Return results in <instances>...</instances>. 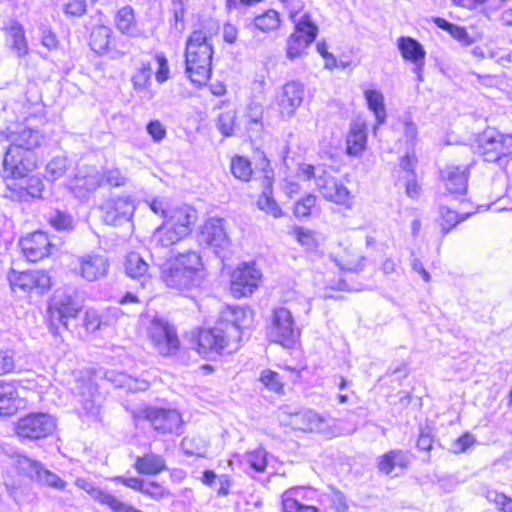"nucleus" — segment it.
Masks as SVG:
<instances>
[{
  "label": "nucleus",
  "instance_id": "1",
  "mask_svg": "<svg viewBox=\"0 0 512 512\" xmlns=\"http://www.w3.org/2000/svg\"><path fill=\"white\" fill-rule=\"evenodd\" d=\"M32 129L11 133V145L4 160L2 177L6 184L5 196L13 201L26 202L32 197Z\"/></svg>",
  "mask_w": 512,
  "mask_h": 512
},
{
  "label": "nucleus",
  "instance_id": "2",
  "mask_svg": "<svg viewBox=\"0 0 512 512\" xmlns=\"http://www.w3.org/2000/svg\"><path fill=\"white\" fill-rule=\"evenodd\" d=\"M252 310L239 306H226L220 313L216 325L212 329L199 332L197 339L198 352L207 355L209 352L232 353L239 348L243 330L252 323Z\"/></svg>",
  "mask_w": 512,
  "mask_h": 512
},
{
  "label": "nucleus",
  "instance_id": "3",
  "mask_svg": "<svg viewBox=\"0 0 512 512\" xmlns=\"http://www.w3.org/2000/svg\"><path fill=\"white\" fill-rule=\"evenodd\" d=\"M202 258L195 251L178 254L160 266V278L171 289L189 291L199 284Z\"/></svg>",
  "mask_w": 512,
  "mask_h": 512
},
{
  "label": "nucleus",
  "instance_id": "4",
  "mask_svg": "<svg viewBox=\"0 0 512 512\" xmlns=\"http://www.w3.org/2000/svg\"><path fill=\"white\" fill-rule=\"evenodd\" d=\"M213 48L207 34L202 30L191 33L186 41V74L196 85H205L211 76Z\"/></svg>",
  "mask_w": 512,
  "mask_h": 512
},
{
  "label": "nucleus",
  "instance_id": "5",
  "mask_svg": "<svg viewBox=\"0 0 512 512\" xmlns=\"http://www.w3.org/2000/svg\"><path fill=\"white\" fill-rule=\"evenodd\" d=\"M83 309V300L74 288L57 289L49 301L46 311L49 330L60 335V328L69 330V320L77 318Z\"/></svg>",
  "mask_w": 512,
  "mask_h": 512
},
{
  "label": "nucleus",
  "instance_id": "6",
  "mask_svg": "<svg viewBox=\"0 0 512 512\" xmlns=\"http://www.w3.org/2000/svg\"><path fill=\"white\" fill-rule=\"evenodd\" d=\"M131 415L136 425L147 421L160 434L181 433L183 420L176 409L145 406L134 409Z\"/></svg>",
  "mask_w": 512,
  "mask_h": 512
},
{
  "label": "nucleus",
  "instance_id": "7",
  "mask_svg": "<svg viewBox=\"0 0 512 512\" xmlns=\"http://www.w3.org/2000/svg\"><path fill=\"white\" fill-rule=\"evenodd\" d=\"M478 147L486 162L503 166L512 157V135L487 129L480 136Z\"/></svg>",
  "mask_w": 512,
  "mask_h": 512
},
{
  "label": "nucleus",
  "instance_id": "8",
  "mask_svg": "<svg viewBox=\"0 0 512 512\" xmlns=\"http://www.w3.org/2000/svg\"><path fill=\"white\" fill-rule=\"evenodd\" d=\"M300 336L291 311L285 307L275 308L267 327V337L270 341L283 347L293 346Z\"/></svg>",
  "mask_w": 512,
  "mask_h": 512
},
{
  "label": "nucleus",
  "instance_id": "9",
  "mask_svg": "<svg viewBox=\"0 0 512 512\" xmlns=\"http://www.w3.org/2000/svg\"><path fill=\"white\" fill-rule=\"evenodd\" d=\"M147 335L154 349L162 356L175 354L180 341L174 325L160 316H154L147 327Z\"/></svg>",
  "mask_w": 512,
  "mask_h": 512
},
{
  "label": "nucleus",
  "instance_id": "10",
  "mask_svg": "<svg viewBox=\"0 0 512 512\" xmlns=\"http://www.w3.org/2000/svg\"><path fill=\"white\" fill-rule=\"evenodd\" d=\"M100 209L103 221L112 226H122L129 223L135 212V204L129 196H117L107 199Z\"/></svg>",
  "mask_w": 512,
  "mask_h": 512
},
{
  "label": "nucleus",
  "instance_id": "11",
  "mask_svg": "<svg viewBox=\"0 0 512 512\" xmlns=\"http://www.w3.org/2000/svg\"><path fill=\"white\" fill-rule=\"evenodd\" d=\"M317 26L314 25L308 15L302 16L296 24L295 32L290 36L287 43V57L294 60L300 57L305 49L315 40Z\"/></svg>",
  "mask_w": 512,
  "mask_h": 512
},
{
  "label": "nucleus",
  "instance_id": "12",
  "mask_svg": "<svg viewBox=\"0 0 512 512\" xmlns=\"http://www.w3.org/2000/svg\"><path fill=\"white\" fill-rule=\"evenodd\" d=\"M261 271L254 263H244L231 276V291L235 297L251 295L261 281Z\"/></svg>",
  "mask_w": 512,
  "mask_h": 512
},
{
  "label": "nucleus",
  "instance_id": "13",
  "mask_svg": "<svg viewBox=\"0 0 512 512\" xmlns=\"http://www.w3.org/2000/svg\"><path fill=\"white\" fill-rule=\"evenodd\" d=\"M76 273L88 282L105 278L110 269L109 258L100 253H86L78 256Z\"/></svg>",
  "mask_w": 512,
  "mask_h": 512
},
{
  "label": "nucleus",
  "instance_id": "14",
  "mask_svg": "<svg viewBox=\"0 0 512 512\" xmlns=\"http://www.w3.org/2000/svg\"><path fill=\"white\" fill-rule=\"evenodd\" d=\"M75 485L88 493L92 499L102 505L108 506L114 512H142L133 506H130L111 494L108 490L101 489L93 482L85 478H77Z\"/></svg>",
  "mask_w": 512,
  "mask_h": 512
},
{
  "label": "nucleus",
  "instance_id": "15",
  "mask_svg": "<svg viewBox=\"0 0 512 512\" xmlns=\"http://www.w3.org/2000/svg\"><path fill=\"white\" fill-rule=\"evenodd\" d=\"M317 188L322 196L328 201L340 205L350 206L352 196L350 191L337 179L322 170L321 174L317 175Z\"/></svg>",
  "mask_w": 512,
  "mask_h": 512
},
{
  "label": "nucleus",
  "instance_id": "16",
  "mask_svg": "<svg viewBox=\"0 0 512 512\" xmlns=\"http://www.w3.org/2000/svg\"><path fill=\"white\" fill-rule=\"evenodd\" d=\"M303 97L304 86L301 82L290 81L286 83L277 98V105L281 117L283 119H289L294 116L303 101Z\"/></svg>",
  "mask_w": 512,
  "mask_h": 512
},
{
  "label": "nucleus",
  "instance_id": "17",
  "mask_svg": "<svg viewBox=\"0 0 512 512\" xmlns=\"http://www.w3.org/2000/svg\"><path fill=\"white\" fill-rule=\"evenodd\" d=\"M200 242L214 249L215 253L227 248L230 239L227 236L222 218L208 219L201 231Z\"/></svg>",
  "mask_w": 512,
  "mask_h": 512
},
{
  "label": "nucleus",
  "instance_id": "18",
  "mask_svg": "<svg viewBox=\"0 0 512 512\" xmlns=\"http://www.w3.org/2000/svg\"><path fill=\"white\" fill-rule=\"evenodd\" d=\"M287 422L293 429L304 432H324L328 427V420L317 412L307 409L288 413Z\"/></svg>",
  "mask_w": 512,
  "mask_h": 512
},
{
  "label": "nucleus",
  "instance_id": "19",
  "mask_svg": "<svg viewBox=\"0 0 512 512\" xmlns=\"http://www.w3.org/2000/svg\"><path fill=\"white\" fill-rule=\"evenodd\" d=\"M398 48L404 59L415 64L414 72L417 74L418 80L422 81L421 71L426 55L423 46L411 37H400L398 39Z\"/></svg>",
  "mask_w": 512,
  "mask_h": 512
},
{
  "label": "nucleus",
  "instance_id": "20",
  "mask_svg": "<svg viewBox=\"0 0 512 512\" xmlns=\"http://www.w3.org/2000/svg\"><path fill=\"white\" fill-rule=\"evenodd\" d=\"M470 164L464 166L449 165L441 175L447 190L452 194H462L467 189Z\"/></svg>",
  "mask_w": 512,
  "mask_h": 512
},
{
  "label": "nucleus",
  "instance_id": "21",
  "mask_svg": "<svg viewBox=\"0 0 512 512\" xmlns=\"http://www.w3.org/2000/svg\"><path fill=\"white\" fill-rule=\"evenodd\" d=\"M195 220L196 211L185 205L171 210L165 217L164 222L188 236L192 231Z\"/></svg>",
  "mask_w": 512,
  "mask_h": 512
},
{
  "label": "nucleus",
  "instance_id": "22",
  "mask_svg": "<svg viewBox=\"0 0 512 512\" xmlns=\"http://www.w3.org/2000/svg\"><path fill=\"white\" fill-rule=\"evenodd\" d=\"M75 389L83 397L82 399V411L83 413L91 418L92 420H98L100 415V405L97 403L95 394L96 387L91 380L77 381Z\"/></svg>",
  "mask_w": 512,
  "mask_h": 512
},
{
  "label": "nucleus",
  "instance_id": "23",
  "mask_svg": "<svg viewBox=\"0 0 512 512\" xmlns=\"http://www.w3.org/2000/svg\"><path fill=\"white\" fill-rule=\"evenodd\" d=\"M103 177L95 168H89L86 172H79L73 183L72 189L79 196L86 192H93L101 186Z\"/></svg>",
  "mask_w": 512,
  "mask_h": 512
},
{
  "label": "nucleus",
  "instance_id": "24",
  "mask_svg": "<svg viewBox=\"0 0 512 512\" xmlns=\"http://www.w3.org/2000/svg\"><path fill=\"white\" fill-rule=\"evenodd\" d=\"M272 181V171H265L263 180V191L257 201V205L260 210H263L266 213L271 214L273 217L277 218L282 215V211L272 197Z\"/></svg>",
  "mask_w": 512,
  "mask_h": 512
},
{
  "label": "nucleus",
  "instance_id": "25",
  "mask_svg": "<svg viewBox=\"0 0 512 512\" xmlns=\"http://www.w3.org/2000/svg\"><path fill=\"white\" fill-rule=\"evenodd\" d=\"M410 463V454L402 450H391L379 457L378 468L385 474H390L395 468L405 469Z\"/></svg>",
  "mask_w": 512,
  "mask_h": 512
},
{
  "label": "nucleus",
  "instance_id": "26",
  "mask_svg": "<svg viewBox=\"0 0 512 512\" xmlns=\"http://www.w3.org/2000/svg\"><path fill=\"white\" fill-rule=\"evenodd\" d=\"M134 468L138 473L145 475H157L167 470L165 459L154 453L137 457Z\"/></svg>",
  "mask_w": 512,
  "mask_h": 512
},
{
  "label": "nucleus",
  "instance_id": "27",
  "mask_svg": "<svg viewBox=\"0 0 512 512\" xmlns=\"http://www.w3.org/2000/svg\"><path fill=\"white\" fill-rule=\"evenodd\" d=\"M12 291L18 296H29L32 290V273L26 270H19L12 267L8 275Z\"/></svg>",
  "mask_w": 512,
  "mask_h": 512
},
{
  "label": "nucleus",
  "instance_id": "28",
  "mask_svg": "<svg viewBox=\"0 0 512 512\" xmlns=\"http://www.w3.org/2000/svg\"><path fill=\"white\" fill-rule=\"evenodd\" d=\"M114 23L117 30L123 35L130 37L138 36L135 14L131 6L126 5L120 8L115 15Z\"/></svg>",
  "mask_w": 512,
  "mask_h": 512
},
{
  "label": "nucleus",
  "instance_id": "29",
  "mask_svg": "<svg viewBox=\"0 0 512 512\" xmlns=\"http://www.w3.org/2000/svg\"><path fill=\"white\" fill-rule=\"evenodd\" d=\"M185 237V234L163 222V224L154 231L152 242L155 246L167 248L178 243Z\"/></svg>",
  "mask_w": 512,
  "mask_h": 512
},
{
  "label": "nucleus",
  "instance_id": "30",
  "mask_svg": "<svg viewBox=\"0 0 512 512\" xmlns=\"http://www.w3.org/2000/svg\"><path fill=\"white\" fill-rule=\"evenodd\" d=\"M17 396V390L12 384H0V416H10L17 411Z\"/></svg>",
  "mask_w": 512,
  "mask_h": 512
},
{
  "label": "nucleus",
  "instance_id": "31",
  "mask_svg": "<svg viewBox=\"0 0 512 512\" xmlns=\"http://www.w3.org/2000/svg\"><path fill=\"white\" fill-rule=\"evenodd\" d=\"M111 35L110 27L105 25L95 26L90 34L91 49L98 54L105 53L109 47Z\"/></svg>",
  "mask_w": 512,
  "mask_h": 512
},
{
  "label": "nucleus",
  "instance_id": "32",
  "mask_svg": "<svg viewBox=\"0 0 512 512\" xmlns=\"http://www.w3.org/2000/svg\"><path fill=\"white\" fill-rule=\"evenodd\" d=\"M367 134L362 124H355L347 137V152L350 155H358L365 149Z\"/></svg>",
  "mask_w": 512,
  "mask_h": 512
},
{
  "label": "nucleus",
  "instance_id": "33",
  "mask_svg": "<svg viewBox=\"0 0 512 512\" xmlns=\"http://www.w3.org/2000/svg\"><path fill=\"white\" fill-rule=\"evenodd\" d=\"M125 271L131 278H145L148 271V264L139 253L130 252L126 256Z\"/></svg>",
  "mask_w": 512,
  "mask_h": 512
},
{
  "label": "nucleus",
  "instance_id": "34",
  "mask_svg": "<svg viewBox=\"0 0 512 512\" xmlns=\"http://www.w3.org/2000/svg\"><path fill=\"white\" fill-rule=\"evenodd\" d=\"M368 107L373 111L378 125L385 122L386 109L384 105V96L380 91L367 89L364 92Z\"/></svg>",
  "mask_w": 512,
  "mask_h": 512
},
{
  "label": "nucleus",
  "instance_id": "35",
  "mask_svg": "<svg viewBox=\"0 0 512 512\" xmlns=\"http://www.w3.org/2000/svg\"><path fill=\"white\" fill-rule=\"evenodd\" d=\"M56 429L55 419L46 413H34V439L51 435Z\"/></svg>",
  "mask_w": 512,
  "mask_h": 512
},
{
  "label": "nucleus",
  "instance_id": "36",
  "mask_svg": "<svg viewBox=\"0 0 512 512\" xmlns=\"http://www.w3.org/2000/svg\"><path fill=\"white\" fill-rule=\"evenodd\" d=\"M34 473L36 474L37 479L40 482L56 490L62 491L67 486L66 481L61 479L52 471L43 468L41 464L37 461H34Z\"/></svg>",
  "mask_w": 512,
  "mask_h": 512
},
{
  "label": "nucleus",
  "instance_id": "37",
  "mask_svg": "<svg viewBox=\"0 0 512 512\" xmlns=\"http://www.w3.org/2000/svg\"><path fill=\"white\" fill-rule=\"evenodd\" d=\"M12 49L17 53L18 56L27 54L28 46L25 39L23 27L15 22L9 29V40Z\"/></svg>",
  "mask_w": 512,
  "mask_h": 512
},
{
  "label": "nucleus",
  "instance_id": "38",
  "mask_svg": "<svg viewBox=\"0 0 512 512\" xmlns=\"http://www.w3.org/2000/svg\"><path fill=\"white\" fill-rule=\"evenodd\" d=\"M55 246L48 238L47 234L42 231H34V262L37 259H43L52 253Z\"/></svg>",
  "mask_w": 512,
  "mask_h": 512
},
{
  "label": "nucleus",
  "instance_id": "39",
  "mask_svg": "<svg viewBox=\"0 0 512 512\" xmlns=\"http://www.w3.org/2000/svg\"><path fill=\"white\" fill-rule=\"evenodd\" d=\"M181 446L185 454L204 457L207 452V446L204 440L198 436H187L181 441Z\"/></svg>",
  "mask_w": 512,
  "mask_h": 512
},
{
  "label": "nucleus",
  "instance_id": "40",
  "mask_svg": "<svg viewBox=\"0 0 512 512\" xmlns=\"http://www.w3.org/2000/svg\"><path fill=\"white\" fill-rule=\"evenodd\" d=\"M231 173L241 181H248L252 176L251 163L242 156H235L231 160Z\"/></svg>",
  "mask_w": 512,
  "mask_h": 512
},
{
  "label": "nucleus",
  "instance_id": "41",
  "mask_svg": "<svg viewBox=\"0 0 512 512\" xmlns=\"http://www.w3.org/2000/svg\"><path fill=\"white\" fill-rule=\"evenodd\" d=\"M255 27L263 32L272 31L280 24L279 14L275 10H268L254 19Z\"/></svg>",
  "mask_w": 512,
  "mask_h": 512
},
{
  "label": "nucleus",
  "instance_id": "42",
  "mask_svg": "<svg viewBox=\"0 0 512 512\" xmlns=\"http://www.w3.org/2000/svg\"><path fill=\"white\" fill-rule=\"evenodd\" d=\"M111 380V378H109ZM116 386L125 387L132 392L145 391L149 387V383L145 380H138L127 377L125 374H118L117 379H112Z\"/></svg>",
  "mask_w": 512,
  "mask_h": 512
},
{
  "label": "nucleus",
  "instance_id": "43",
  "mask_svg": "<svg viewBox=\"0 0 512 512\" xmlns=\"http://www.w3.org/2000/svg\"><path fill=\"white\" fill-rule=\"evenodd\" d=\"M107 325L108 321L104 319V317L96 310L89 309L85 312L83 326L85 327L86 331L95 332L98 329H101L103 326Z\"/></svg>",
  "mask_w": 512,
  "mask_h": 512
},
{
  "label": "nucleus",
  "instance_id": "44",
  "mask_svg": "<svg viewBox=\"0 0 512 512\" xmlns=\"http://www.w3.org/2000/svg\"><path fill=\"white\" fill-rule=\"evenodd\" d=\"M440 215V225L444 234L448 233L453 227L465 219V217H460L456 211H453L448 207H441Z\"/></svg>",
  "mask_w": 512,
  "mask_h": 512
},
{
  "label": "nucleus",
  "instance_id": "45",
  "mask_svg": "<svg viewBox=\"0 0 512 512\" xmlns=\"http://www.w3.org/2000/svg\"><path fill=\"white\" fill-rule=\"evenodd\" d=\"M236 112L228 110L218 116L216 126L224 136H231L234 130Z\"/></svg>",
  "mask_w": 512,
  "mask_h": 512
},
{
  "label": "nucleus",
  "instance_id": "46",
  "mask_svg": "<svg viewBox=\"0 0 512 512\" xmlns=\"http://www.w3.org/2000/svg\"><path fill=\"white\" fill-rule=\"evenodd\" d=\"M152 68L150 63H143L141 68L133 75L132 83L133 87L137 91L144 90L151 79Z\"/></svg>",
  "mask_w": 512,
  "mask_h": 512
},
{
  "label": "nucleus",
  "instance_id": "47",
  "mask_svg": "<svg viewBox=\"0 0 512 512\" xmlns=\"http://www.w3.org/2000/svg\"><path fill=\"white\" fill-rule=\"evenodd\" d=\"M245 461L249 467L256 472H263L267 466L266 451L263 449H257L247 453Z\"/></svg>",
  "mask_w": 512,
  "mask_h": 512
},
{
  "label": "nucleus",
  "instance_id": "48",
  "mask_svg": "<svg viewBox=\"0 0 512 512\" xmlns=\"http://www.w3.org/2000/svg\"><path fill=\"white\" fill-rule=\"evenodd\" d=\"M260 381L270 391L280 393L283 390L279 374L272 370H263L260 374Z\"/></svg>",
  "mask_w": 512,
  "mask_h": 512
},
{
  "label": "nucleus",
  "instance_id": "49",
  "mask_svg": "<svg viewBox=\"0 0 512 512\" xmlns=\"http://www.w3.org/2000/svg\"><path fill=\"white\" fill-rule=\"evenodd\" d=\"M144 495L150 498L160 501L167 498L170 495L169 490L163 487L161 484L154 481H145L142 492Z\"/></svg>",
  "mask_w": 512,
  "mask_h": 512
},
{
  "label": "nucleus",
  "instance_id": "50",
  "mask_svg": "<svg viewBox=\"0 0 512 512\" xmlns=\"http://www.w3.org/2000/svg\"><path fill=\"white\" fill-rule=\"evenodd\" d=\"M66 166V158L55 157L46 166V176L51 180H56L65 173Z\"/></svg>",
  "mask_w": 512,
  "mask_h": 512
},
{
  "label": "nucleus",
  "instance_id": "51",
  "mask_svg": "<svg viewBox=\"0 0 512 512\" xmlns=\"http://www.w3.org/2000/svg\"><path fill=\"white\" fill-rule=\"evenodd\" d=\"M101 175L103 181L113 187H121L127 183V177L116 167L104 170Z\"/></svg>",
  "mask_w": 512,
  "mask_h": 512
},
{
  "label": "nucleus",
  "instance_id": "52",
  "mask_svg": "<svg viewBox=\"0 0 512 512\" xmlns=\"http://www.w3.org/2000/svg\"><path fill=\"white\" fill-rule=\"evenodd\" d=\"M488 501L494 503L503 512H512V498L497 491H488L486 494Z\"/></svg>",
  "mask_w": 512,
  "mask_h": 512
},
{
  "label": "nucleus",
  "instance_id": "53",
  "mask_svg": "<svg viewBox=\"0 0 512 512\" xmlns=\"http://www.w3.org/2000/svg\"><path fill=\"white\" fill-rule=\"evenodd\" d=\"M316 197L312 194L307 195L299 200L294 208V214L297 217H307L311 213V209L315 206Z\"/></svg>",
  "mask_w": 512,
  "mask_h": 512
},
{
  "label": "nucleus",
  "instance_id": "54",
  "mask_svg": "<svg viewBox=\"0 0 512 512\" xmlns=\"http://www.w3.org/2000/svg\"><path fill=\"white\" fill-rule=\"evenodd\" d=\"M12 464L17 471L26 476L31 475L32 471V459L21 453H16L12 456Z\"/></svg>",
  "mask_w": 512,
  "mask_h": 512
},
{
  "label": "nucleus",
  "instance_id": "55",
  "mask_svg": "<svg viewBox=\"0 0 512 512\" xmlns=\"http://www.w3.org/2000/svg\"><path fill=\"white\" fill-rule=\"evenodd\" d=\"M18 437L23 439H32V413L19 419L15 428Z\"/></svg>",
  "mask_w": 512,
  "mask_h": 512
},
{
  "label": "nucleus",
  "instance_id": "56",
  "mask_svg": "<svg viewBox=\"0 0 512 512\" xmlns=\"http://www.w3.org/2000/svg\"><path fill=\"white\" fill-rule=\"evenodd\" d=\"M87 3L85 0H71L64 6V13L67 16L81 17L86 13Z\"/></svg>",
  "mask_w": 512,
  "mask_h": 512
},
{
  "label": "nucleus",
  "instance_id": "57",
  "mask_svg": "<svg viewBox=\"0 0 512 512\" xmlns=\"http://www.w3.org/2000/svg\"><path fill=\"white\" fill-rule=\"evenodd\" d=\"M49 222L56 230L59 231H67L72 228L71 217L61 212H57L50 218Z\"/></svg>",
  "mask_w": 512,
  "mask_h": 512
},
{
  "label": "nucleus",
  "instance_id": "58",
  "mask_svg": "<svg viewBox=\"0 0 512 512\" xmlns=\"http://www.w3.org/2000/svg\"><path fill=\"white\" fill-rule=\"evenodd\" d=\"M155 59L159 66L155 77L159 83H163L169 77L168 61L163 53H157Z\"/></svg>",
  "mask_w": 512,
  "mask_h": 512
},
{
  "label": "nucleus",
  "instance_id": "59",
  "mask_svg": "<svg viewBox=\"0 0 512 512\" xmlns=\"http://www.w3.org/2000/svg\"><path fill=\"white\" fill-rule=\"evenodd\" d=\"M321 167H314L310 164L302 163L298 166L297 176L304 180H311L314 178L317 181V175L322 173Z\"/></svg>",
  "mask_w": 512,
  "mask_h": 512
},
{
  "label": "nucleus",
  "instance_id": "60",
  "mask_svg": "<svg viewBox=\"0 0 512 512\" xmlns=\"http://www.w3.org/2000/svg\"><path fill=\"white\" fill-rule=\"evenodd\" d=\"M51 277L46 271H36L34 273V289H39L40 292L47 291L51 288Z\"/></svg>",
  "mask_w": 512,
  "mask_h": 512
},
{
  "label": "nucleus",
  "instance_id": "61",
  "mask_svg": "<svg viewBox=\"0 0 512 512\" xmlns=\"http://www.w3.org/2000/svg\"><path fill=\"white\" fill-rule=\"evenodd\" d=\"M308 492L309 491H306L302 487H295V488H291V489L285 491L282 496L283 510H285V502L288 497L297 500L298 504H305L306 494Z\"/></svg>",
  "mask_w": 512,
  "mask_h": 512
},
{
  "label": "nucleus",
  "instance_id": "62",
  "mask_svg": "<svg viewBox=\"0 0 512 512\" xmlns=\"http://www.w3.org/2000/svg\"><path fill=\"white\" fill-rule=\"evenodd\" d=\"M475 442V438L473 435L469 433H465L463 436L457 438L452 445L453 451L455 453H463L470 446H472Z\"/></svg>",
  "mask_w": 512,
  "mask_h": 512
},
{
  "label": "nucleus",
  "instance_id": "63",
  "mask_svg": "<svg viewBox=\"0 0 512 512\" xmlns=\"http://www.w3.org/2000/svg\"><path fill=\"white\" fill-rule=\"evenodd\" d=\"M285 512H317V509L308 504H298L297 500L287 498L285 502Z\"/></svg>",
  "mask_w": 512,
  "mask_h": 512
},
{
  "label": "nucleus",
  "instance_id": "64",
  "mask_svg": "<svg viewBox=\"0 0 512 512\" xmlns=\"http://www.w3.org/2000/svg\"><path fill=\"white\" fill-rule=\"evenodd\" d=\"M147 132L156 142L163 140L166 136V129L158 120L151 121L147 125Z\"/></svg>",
  "mask_w": 512,
  "mask_h": 512
}]
</instances>
